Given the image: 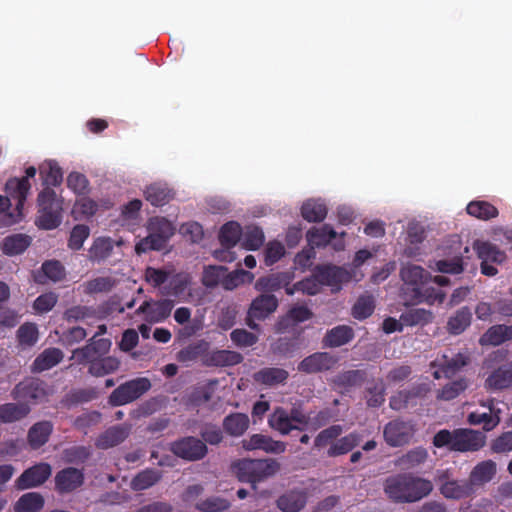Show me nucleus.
Masks as SVG:
<instances>
[{"mask_svg": "<svg viewBox=\"0 0 512 512\" xmlns=\"http://www.w3.org/2000/svg\"><path fill=\"white\" fill-rule=\"evenodd\" d=\"M174 306L170 300H162L159 302H144L137 310V313L144 314V319L150 323L161 322L166 319Z\"/></svg>", "mask_w": 512, "mask_h": 512, "instance_id": "17", "label": "nucleus"}, {"mask_svg": "<svg viewBox=\"0 0 512 512\" xmlns=\"http://www.w3.org/2000/svg\"><path fill=\"white\" fill-rule=\"evenodd\" d=\"M249 418L246 414L235 413L224 419L225 431L232 436H241L249 427Z\"/></svg>", "mask_w": 512, "mask_h": 512, "instance_id": "28", "label": "nucleus"}, {"mask_svg": "<svg viewBox=\"0 0 512 512\" xmlns=\"http://www.w3.org/2000/svg\"><path fill=\"white\" fill-rule=\"evenodd\" d=\"M431 269L441 273L458 274L463 268L460 259L454 258L451 260H438L434 266H431Z\"/></svg>", "mask_w": 512, "mask_h": 512, "instance_id": "61", "label": "nucleus"}, {"mask_svg": "<svg viewBox=\"0 0 512 512\" xmlns=\"http://www.w3.org/2000/svg\"><path fill=\"white\" fill-rule=\"evenodd\" d=\"M467 213L482 220H488L498 215V210L485 201H472L467 205Z\"/></svg>", "mask_w": 512, "mask_h": 512, "instance_id": "38", "label": "nucleus"}, {"mask_svg": "<svg viewBox=\"0 0 512 512\" xmlns=\"http://www.w3.org/2000/svg\"><path fill=\"white\" fill-rule=\"evenodd\" d=\"M306 503V497L301 492H291L278 500V507L284 512H298Z\"/></svg>", "mask_w": 512, "mask_h": 512, "instance_id": "37", "label": "nucleus"}, {"mask_svg": "<svg viewBox=\"0 0 512 512\" xmlns=\"http://www.w3.org/2000/svg\"><path fill=\"white\" fill-rule=\"evenodd\" d=\"M254 280V275L251 272L238 269L231 273H227L225 269V276H223L222 287L226 290H233L245 283H251Z\"/></svg>", "mask_w": 512, "mask_h": 512, "instance_id": "32", "label": "nucleus"}, {"mask_svg": "<svg viewBox=\"0 0 512 512\" xmlns=\"http://www.w3.org/2000/svg\"><path fill=\"white\" fill-rule=\"evenodd\" d=\"M51 473L52 469L49 464L44 462L37 463L23 471L16 479L15 486L18 490L38 487L46 482Z\"/></svg>", "mask_w": 512, "mask_h": 512, "instance_id": "10", "label": "nucleus"}, {"mask_svg": "<svg viewBox=\"0 0 512 512\" xmlns=\"http://www.w3.org/2000/svg\"><path fill=\"white\" fill-rule=\"evenodd\" d=\"M485 440V435L478 431L456 430L454 431L453 450L461 452L475 451L484 446Z\"/></svg>", "mask_w": 512, "mask_h": 512, "instance_id": "15", "label": "nucleus"}, {"mask_svg": "<svg viewBox=\"0 0 512 512\" xmlns=\"http://www.w3.org/2000/svg\"><path fill=\"white\" fill-rule=\"evenodd\" d=\"M14 393L17 398L31 399L38 402L46 398L47 389L41 381L27 379L16 386Z\"/></svg>", "mask_w": 512, "mask_h": 512, "instance_id": "20", "label": "nucleus"}, {"mask_svg": "<svg viewBox=\"0 0 512 512\" xmlns=\"http://www.w3.org/2000/svg\"><path fill=\"white\" fill-rule=\"evenodd\" d=\"M466 388L467 383L463 379H460L452 383H449L445 387H443L439 391L437 397L442 400H451L457 397Z\"/></svg>", "mask_w": 512, "mask_h": 512, "instance_id": "57", "label": "nucleus"}, {"mask_svg": "<svg viewBox=\"0 0 512 512\" xmlns=\"http://www.w3.org/2000/svg\"><path fill=\"white\" fill-rule=\"evenodd\" d=\"M43 507V496L37 492H28L14 503L13 512H40Z\"/></svg>", "mask_w": 512, "mask_h": 512, "instance_id": "25", "label": "nucleus"}, {"mask_svg": "<svg viewBox=\"0 0 512 512\" xmlns=\"http://www.w3.org/2000/svg\"><path fill=\"white\" fill-rule=\"evenodd\" d=\"M427 457V452L422 448H417L415 450L407 453L401 460V464L407 468L414 467L425 461Z\"/></svg>", "mask_w": 512, "mask_h": 512, "instance_id": "64", "label": "nucleus"}, {"mask_svg": "<svg viewBox=\"0 0 512 512\" xmlns=\"http://www.w3.org/2000/svg\"><path fill=\"white\" fill-rule=\"evenodd\" d=\"M467 363V358L463 354L453 356L442 355L433 362V375L436 379L441 377H450Z\"/></svg>", "mask_w": 512, "mask_h": 512, "instance_id": "16", "label": "nucleus"}, {"mask_svg": "<svg viewBox=\"0 0 512 512\" xmlns=\"http://www.w3.org/2000/svg\"><path fill=\"white\" fill-rule=\"evenodd\" d=\"M512 339V325L491 326L479 339L482 346H498Z\"/></svg>", "mask_w": 512, "mask_h": 512, "instance_id": "23", "label": "nucleus"}, {"mask_svg": "<svg viewBox=\"0 0 512 512\" xmlns=\"http://www.w3.org/2000/svg\"><path fill=\"white\" fill-rule=\"evenodd\" d=\"M512 384V366L500 368L492 373L486 380V387L490 390H499Z\"/></svg>", "mask_w": 512, "mask_h": 512, "instance_id": "34", "label": "nucleus"}, {"mask_svg": "<svg viewBox=\"0 0 512 512\" xmlns=\"http://www.w3.org/2000/svg\"><path fill=\"white\" fill-rule=\"evenodd\" d=\"M374 310V301L370 296L360 297L353 306L352 314L357 319L367 318Z\"/></svg>", "mask_w": 512, "mask_h": 512, "instance_id": "54", "label": "nucleus"}, {"mask_svg": "<svg viewBox=\"0 0 512 512\" xmlns=\"http://www.w3.org/2000/svg\"><path fill=\"white\" fill-rule=\"evenodd\" d=\"M172 450L176 455L188 460L200 459L207 452L205 444L194 438H186L174 443Z\"/></svg>", "mask_w": 512, "mask_h": 512, "instance_id": "18", "label": "nucleus"}, {"mask_svg": "<svg viewBox=\"0 0 512 512\" xmlns=\"http://www.w3.org/2000/svg\"><path fill=\"white\" fill-rule=\"evenodd\" d=\"M287 378V372L278 368H267L255 375L256 381L274 385L283 382Z\"/></svg>", "mask_w": 512, "mask_h": 512, "instance_id": "47", "label": "nucleus"}, {"mask_svg": "<svg viewBox=\"0 0 512 512\" xmlns=\"http://www.w3.org/2000/svg\"><path fill=\"white\" fill-rule=\"evenodd\" d=\"M173 197V192L165 183H154L146 190V198L153 205H163Z\"/></svg>", "mask_w": 512, "mask_h": 512, "instance_id": "30", "label": "nucleus"}, {"mask_svg": "<svg viewBox=\"0 0 512 512\" xmlns=\"http://www.w3.org/2000/svg\"><path fill=\"white\" fill-rule=\"evenodd\" d=\"M128 435V430L124 427H115L107 430L97 440V445L101 448H109L122 442Z\"/></svg>", "mask_w": 512, "mask_h": 512, "instance_id": "43", "label": "nucleus"}, {"mask_svg": "<svg viewBox=\"0 0 512 512\" xmlns=\"http://www.w3.org/2000/svg\"><path fill=\"white\" fill-rule=\"evenodd\" d=\"M242 447L245 450L262 449L270 453H282L286 449L285 443L272 440L262 434H254L248 439L243 440Z\"/></svg>", "mask_w": 512, "mask_h": 512, "instance_id": "21", "label": "nucleus"}, {"mask_svg": "<svg viewBox=\"0 0 512 512\" xmlns=\"http://www.w3.org/2000/svg\"><path fill=\"white\" fill-rule=\"evenodd\" d=\"M333 359L327 353H315L305 358L299 365V369L308 373L329 369Z\"/></svg>", "mask_w": 512, "mask_h": 512, "instance_id": "26", "label": "nucleus"}, {"mask_svg": "<svg viewBox=\"0 0 512 512\" xmlns=\"http://www.w3.org/2000/svg\"><path fill=\"white\" fill-rule=\"evenodd\" d=\"M55 482L59 491L69 492L82 485L83 474L78 469L67 468L57 473Z\"/></svg>", "mask_w": 512, "mask_h": 512, "instance_id": "24", "label": "nucleus"}, {"mask_svg": "<svg viewBox=\"0 0 512 512\" xmlns=\"http://www.w3.org/2000/svg\"><path fill=\"white\" fill-rule=\"evenodd\" d=\"M277 299L272 295H261L253 300L248 312V325L256 329L255 320H264L277 308Z\"/></svg>", "mask_w": 512, "mask_h": 512, "instance_id": "14", "label": "nucleus"}, {"mask_svg": "<svg viewBox=\"0 0 512 512\" xmlns=\"http://www.w3.org/2000/svg\"><path fill=\"white\" fill-rule=\"evenodd\" d=\"M471 323V313L468 309L462 308L448 321V330L453 334H460Z\"/></svg>", "mask_w": 512, "mask_h": 512, "instance_id": "46", "label": "nucleus"}, {"mask_svg": "<svg viewBox=\"0 0 512 512\" xmlns=\"http://www.w3.org/2000/svg\"><path fill=\"white\" fill-rule=\"evenodd\" d=\"M499 409L493 407V401L481 404L468 416V422L472 425H482L487 431L494 429L500 422Z\"/></svg>", "mask_w": 512, "mask_h": 512, "instance_id": "13", "label": "nucleus"}, {"mask_svg": "<svg viewBox=\"0 0 512 512\" xmlns=\"http://www.w3.org/2000/svg\"><path fill=\"white\" fill-rule=\"evenodd\" d=\"M342 433V428L340 426H332L330 428L322 431L316 438L315 444L318 447H324L327 445H331L334 440Z\"/></svg>", "mask_w": 512, "mask_h": 512, "instance_id": "62", "label": "nucleus"}, {"mask_svg": "<svg viewBox=\"0 0 512 512\" xmlns=\"http://www.w3.org/2000/svg\"><path fill=\"white\" fill-rule=\"evenodd\" d=\"M43 274L47 279L57 282L65 277V269L63 265L55 260L47 261L42 265Z\"/></svg>", "mask_w": 512, "mask_h": 512, "instance_id": "56", "label": "nucleus"}, {"mask_svg": "<svg viewBox=\"0 0 512 512\" xmlns=\"http://www.w3.org/2000/svg\"><path fill=\"white\" fill-rule=\"evenodd\" d=\"M413 428L405 422L394 421L389 423L384 430V437L388 444L399 446L407 443L412 436Z\"/></svg>", "mask_w": 512, "mask_h": 512, "instance_id": "19", "label": "nucleus"}, {"mask_svg": "<svg viewBox=\"0 0 512 512\" xmlns=\"http://www.w3.org/2000/svg\"><path fill=\"white\" fill-rule=\"evenodd\" d=\"M431 481L410 474L395 475L386 479L385 494L394 502L411 503L421 500L431 493Z\"/></svg>", "mask_w": 512, "mask_h": 512, "instance_id": "2", "label": "nucleus"}, {"mask_svg": "<svg viewBox=\"0 0 512 512\" xmlns=\"http://www.w3.org/2000/svg\"><path fill=\"white\" fill-rule=\"evenodd\" d=\"M497 472L496 463L492 460H486L478 463L469 475V484L471 487L482 486L491 481Z\"/></svg>", "mask_w": 512, "mask_h": 512, "instance_id": "22", "label": "nucleus"}, {"mask_svg": "<svg viewBox=\"0 0 512 512\" xmlns=\"http://www.w3.org/2000/svg\"><path fill=\"white\" fill-rule=\"evenodd\" d=\"M352 336V330L349 327L339 326L327 333L325 342L328 346L337 347L349 342Z\"/></svg>", "mask_w": 512, "mask_h": 512, "instance_id": "45", "label": "nucleus"}, {"mask_svg": "<svg viewBox=\"0 0 512 512\" xmlns=\"http://www.w3.org/2000/svg\"><path fill=\"white\" fill-rule=\"evenodd\" d=\"M336 238V233L329 226L311 229L307 233L308 242L312 246H321L330 243Z\"/></svg>", "mask_w": 512, "mask_h": 512, "instance_id": "44", "label": "nucleus"}, {"mask_svg": "<svg viewBox=\"0 0 512 512\" xmlns=\"http://www.w3.org/2000/svg\"><path fill=\"white\" fill-rule=\"evenodd\" d=\"M40 175L43 178L44 184L57 185L63 179V173L59 165L52 161H44L39 167Z\"/></svg>", "mask_w": 512, "mask_h": 512, "instance_id": "35", "label": "nucleus"}, {"mask_svg": "<svg viewBox=\"0 0 512 512\" xmlns=\"http://www.w3.org/2000/svg\"><path fill=\"white\" fill-rule=\"evenodd\" d=\"M62 358L63 354L59 349H46L35 359L33 369L39 372L48 370L58 364Z\"/></svg>", "mask_w": 512, "mask_h": 512, "instance_id": "29", "label": "nucleus"}, {"mask_svg": "<svg viewBox=\"0 0 512 512\" xmlns=\"http://www.w3.org/2000/svg\"><path fill=\"white\" fill-rule=\"evenodd\" d=\"M241 228L236 222H229L221 228L220 241L227 247L234 246L240 239Z\"/></svg>", "mask_w": 512, "mask_h": 512, "instance_id": "49", "label": "nucleus"}, {"mask_svg": "<svg viewBox=\"0 0 512 512\" xmlns=\"http://www.w3.org/2000/svg\"><path fill=\"white\" fill-rule=\"evenodd\" d=\"M269 425L281 434H288L292 430L304 429L308 425V418L298 410H293L289 415L278 408L270 416Z\"/></svg>", "mask_w": 512, "mask_h": 512, "instance_id": "8", "label": "nucleus"}, {"mask_svg": "<svg viewBox=\"0 0 512 512\" xmlns=\"http://www.w3.org/2000/svg\"><path fill=\"white\" fill-rule=\"evenodd\" d=\"M474 249L477 251L479 258L482 260V273L487 276L496 275L498 271L490 263H502L505 260V254L492 244L484 241H476L474 243Z\"/></svg>", "mask_w": 512, "mask_h": 512, "instance_id": "12", "label": "nucleus"}, {"mask_svg": "<svg viewBox=\"0 0 512 512\" xmlns=\"http://www.w3.org/2000/svg\"><path fill=\"white\" fill-rule=\"evenodd\" d=\"M401 278L404 283V299L407 303L434 305L443 302L445 294L440 289L434 288L431 284H437L441 287L448 285L449 280L447 277H431L421 266L405 264L401 269Z\"/></svg>", "mask_w": 512, "mask_h": 512, "instance_id": "1", "label": "nucleus"}, {"mask_svg": "<svg viewBox=\"0 0 512 512\" xmlns=\"http://www.w3.org/2000/svg\"><path fill=\"white\" fill-rule=\"evenodd\" d=\"M97 204L85 195L79 196L72 208V216L76 220H82L93 216L97 211Z\"/></svg>", "mask_w": 512, "mask_h": 512, "instance_id": "31", "label": "nucleus"}, {"mask_svg": "<svg viewBox=\"0 0 512 512\" xmlns=\"http://www.w3.org/2000/svg\"><path fill=\"white\" fill-rule=\"evenodd\" d=\"M432 319V312L421 308L411 309L401 316V321L406 326L425 325Z\"/></svg>", "mask_w": 512, "mask_h": 512, "instance_id": "41", "label": "nucleus"}, {"mask_svg": "<svg viewBox=\"0 0 512 512\" xmlns=\"http://www.w3.org/2000/svg\"><path fill=\"white\" fill-rule=\"evenodd\" d=\"M241 481L255 483L276 474L279 464L275 460H242L234 466Z\"/></svg>", "mask_w": 512, "mask_h": 512, "instance_id": "7", "label": "nucleus"}, {"mask_svg": "<svg viewBox=\"0 0 512 512\" xmlns=\"http://www.w3.org/2000/svg\"><path fill=\"white\" fill-rule=\"evenodd\" d=\"M317 277L320 278L323 284L330 286L333 291H337L344 283H348L352 280H361L363 274L355 270L349 271L344 268L325 267L319 271Z\"/></svg>", "mask_w": 512, "mask_h": 512, "instance_id": "11", "label": "nucleus"}, {"mask_svg": "<svg viewBox=\"0 0 512 512\" xmlns=\"http://www.w3.org/2000/svg\"><path fill=\"white\" fill-rule=\"evenodd\" d=\"M441 493L446 498L459 499L470 494V484H461L455 480H447L440 487Z\"/></svg>", "mask_w": 512, "mask_h": 512, "instance_id": "39", "label": "nucleus"}, {"mask_svg": "<svg viewBox=\"0 0 512 512\" xmlns=\"http://www.w3.org/2000/svg\"><path fill=\"white\" fill-rule=\"evenodd\" d=\"M38 207L36 225L39 228L51 230L59 226L61 223L63 200L55 191L50 188H44L38 195Z\"/></svg>", "mask_w": 512, "mask_h": 512, "instance_id": "4", "label": "nucleus"}, {"mask_svg": "<svg viewBox=\"0 0 512 512\" xmlns=\"http://www.w3.org/2000/svg\"><path fill=\"white\" fill-rule=\"evenodd\" d=\"M150 386V381L147 378L134 379L114 390L110 401L114 405H124L140 397L149 390Z\"/></svg>", "mask_w": 512, "mask_h": 512, "instance_id": "9", "label": "nucleus"}, {"mask_svg": "<svg viewBox=\"0 0 512 512\" xmlns=\"http://www.w3.org/2000/svg\"><path fill=\"white\" fill-rule=\"evenodd\" d=\"M30 245V238L25 235H13L4 239L2 250L6 255H17L26 250Z\"/></svg>", "mask_w": 512, "mask_h": 512, "instance_id": "36", "label": "nucleus"}, {"mask_svg": "<svg viewBox=\"0 0 512 512\" xmlns=\"http://www.w3.org/2000/svg\"><path fill=\"white\" fill-rule=\"evenodd\" d=\"M36 175V168L31 166L25 171V176L22 178H11L5 185L6 197L16 200V213L7 214L8 223H17L23 218L24 201L29 193L31 184L30 179Z\"/></svg>", "mask_w": 512, "mask_h": 512, "instance_id": "5", "label": "nucleus"}, {"mask_svg": "<svg viewBox=\"0 0 512 512\" xmlns=\"http://www.w3.org/2000/svg\"><path fill=\"white\" fill-rule=\"evenodd\" d=\"M67 186L78 196L85 195L89 191L87 178L79 172H71L68 175Z\"/></svg>", "mask_w": 512, "mask_h": 512, "instance_id": "53", "label": "nucleus"}, {"mask_svg": "<svg viewBox=\"0 0 512 512\" xmlns=\"http://www.w3.org/2000/svg\"><path fill=\"white\" fill-rule=\"evenodd\" d=\"M58 301V295L47 292L38 296L33 303V310L36 314H44L53 309Z\"/></svg>", "mask_w": 512, "mask_h": 512, "instance_id": "52", "label": "nucleus"}, {"mask_svg": "<svg viewBox=\"0 0 512 512\" xmlns=\"http://www.w3.org/2000/svg\"><path fill=\"white\" fill-rule=\"evenodd\" d=\"M159 479V475L154 471H144L138 474L132 481V486L135 490H143L154 483H156Z\"/></svg>", "mask_w": 512, "mask_h": 512, "instance_id": "60", "label": "nucleus"}, {"mask_svg": "<svg viewBox=\"0 0 512 512\" xmlns=\"http://www.w3.org/2000/svg\"><path fill=\"white\" fill-rule=\"evenodd\" d=\"M263 231L256 226H248L243 234L241 245L247 250H257L264 242Z\"/></svg>", "mask_w": 512, "mask_h": 512, "instance_id": "42", "label": "nucleus"}, {"mask_svg": "<svg viewBox=\"0 0 512 512\" xmlns=\"http://www.w3.org/2000/svg\"><path fill=\"white\" fill-rule=\"evenodd\" d=\"M301 214L309 222H318L326 217L327 209L321 201L308 200L303 204Z\"/></svg>", "mask_w": 512, "mask_h": 512, "instance_id": "33", "label": "nucleus"}, {"mask_svg": "<svg viewBox=\"0 0 512 512\" xmlns=\"http://www.w3.org/2000/svg\"><path fill=\"white\" fill-rule=\"evenodd\" d=\"M112 248L113 242L110 238H97L89 249V256L96 260L104 259L110 255Z\"/></svg>", "mask_w": 512, "mask_h": 512, "instance_id": "48", "label": "nucleus"}, {"mask_svg": "<svg viewBox=\"0 0 512 512\" xmlns=\"http://www.w3.org/2000/svg\"><path fill=\"white\" fill-rule=\"evenodd\" d=\"M52 431V426L49 422H39L33 425L28 432V442L34 449L44 445Z\"/></svg>", "mask_w": 512, "mask_h": 512, "instance_id": "27", "label": "nucleus"}, {"mask_svg": "<svg viewBox=\"0 0 512 512\" xmlns=\"http://www.w3.org/2000/svg\"><path fill=\"white\" fill-rule=\"evenodd\" d=\"M18 339L21 345L31 346L38 340V330L34 324H24L18 330Z\"/></svg>", "mask_w": 512, "mask_h": 512, "instance_id": "58", "label": "nucleus"}, {"mask_svg": "<svg viewBox=\"0 0 512 512\" xmlns=\"http://www.w3.org/2000/svg\"><path fill=\"white\" fill-rule=\"evenodd\" d=\"M285 254V248L279 241H270L265 249V263L272 265L280 260Z\"/></svg>", "mask_w": 512, "mask_h": 512, "instance_id": "59", "label": "nucleus"}, {"mask_svg": "<svg viewBox=\"0 0 512 512\" xmlns=\"http://www.w3.org/2000/svg\"><path fill=\"white\" fill-rule=\"evenodd\" d=\"M30 411L26 404H5L0 407V421L12 422L25 417Z\"/></svg>", "mask_w": 512, "mask_h": 512, "instance_id": "40", "label": "nucleus"}, {"mask_svg": "<svg viewBox=\"0 0 512 512\" xmlns=\"http://www.w3.org/2000/svg\"><path fill=\"white\" fill-rule=\"evenodd\" d=\"M110 341L107 339L94 340L82 349H77L72 354V359L77 363L89 362V372L97 377L112 373L119 368V361L114 357L99 358L110 349Z\"/></svg>", "mask_w": 512, "mask_h": 512, "instance_id": "3", "label": "nucleus"}, {"mask_svg": "<svg viewBox=\"0 0 512 512\" xmlns=\"http://www.w3.org/2000/svg\"><path fill=\"white\" fill-rule=\"evenodd\" d=\"M89 235L90 229L88 226L83 224L76 225L70 232L68 247L72 250H80Z\"/></svg>", "mask_w": 512, "mask_h": 512, "instance_id": "51", "label": "nucleus"}, {"mask_svg": "<svg viewBox=\"0 0 512 512\" xmlns=\"http://www.w3.org/2000/svg\"><path fill=\"white\" fill-rule=\"evenodd\" d=\"M359 442V437L357 434H349L332 444L330 449L328 450V454L335 456L347 453L353 447H355Z\"/></svg>", "mask_w": 512, "mask_h": 512, "instance_id": "50", "label": "nucleus"}, {"mask_svg": "<svg viewBox=\"0 0 512 512\" xmlns=\"http://www.w3.org/2000/svg\"><path fill=\"white\" fill-rule=\"evenodd\" d=\"M232 341L242 347L251 346L257 341V336L243 329H236L231 333Z\"/></svg>", "mask_w": 512, "mask_h": 512, "instance_id": "63", "label": "nucleus"}, {"mask_svg": "<svg viewBox=\"0 0 512 512\" xmlns=\"http://www.w3.org/2000/svg\"><path fill=\"white\" fill-rule=\"evenodd\" d=\"M148 236L135 245L137 254L164 247L167 240L174 234L175 227L164 218H153L148 225Z\"/></svg>", "mask_w": 512, "mask_h": 512, "instance_id": "6", "label": "nucleus"}, {"mask_svg": "<svg viewBox=\"0 0 512 512\" xmlns=\"http://www.w3.org/2000/svg\"><path fill=\"white\" fill-rule=\"evenodd\" d=\"M225 276V268L222 266H209L203 272V283L208 287H214L222 283Z\"/></svg>", "mask_w": 512, "mask_h": 512, "instance_id": "55", "label": "nucleus"}]
</instances>
